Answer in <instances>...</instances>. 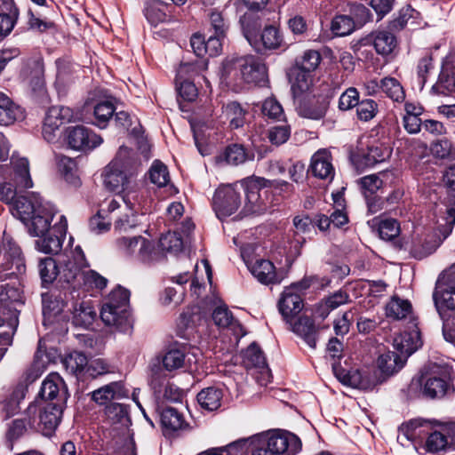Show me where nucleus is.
Instances as JSON below:
<instances>
[{
  "label": "nucleus",
  "instance_id": "21",
  "mask_svg": "<svg viewBox=\"0 0 455 455\" xmlns=\"http://www.w3.org/2000/svg\"><path fill=\"white\" fill-rule=\"evenodd\" d=\"M62 417V407L57 403H49L42 409L38 408L36 414V428L41 430L44 435H51Z\"/></svg>",
  "mask_w": 455,
  "mask_h": 455
},
{
  "label": "nucleus",
  "instance_id": "20",
  "mask_svg": "<svg viewBox=\"0 0 455 455\" xmlns=\"http://www.w3.org/2000/svg\"><path fill=\"white\" fill-rule=\"evenodd\" d=\"M454 391L453 385L445 372L427 375L422 384V394L430 399H442Z\"/></svg>",
  "mask_w": 455,
  "mask_h": 455
},
{
  "label": "nucleus",
  "instance_id": "59",
  "mask_svg": "<svg viewBox=\"0 0 455 455\" xmlns=\"http://www.w3.org/2000/svg\"><path fill=\"white\" fill-rule=\"evenodd\" d=\"M19 9H12L10 11L0 12V36L4 37L8 36L13 29L18 19Z\"/></svg>",
  "mask_w": 455,
  "mask_h": 455
},
{
  "label": "nucleus",
  "instance_id": "62",
  "mask_svg": "<svg viewBox=\"0 0 455 455\" xmlns=\"http://www.w3.org/2000/svg\"><path fill=\"white\" fill-rule=\"evenodd\" d=\"M358 183L365 197L374 196L383 185L382 180L377 174L364 176L359 180Z\"/></svg>",
  "mask_w": 455,
  "mask_h": 455
},
{
  "label": "nucleus",
  "instance_id": "56",
  "mask_svg": "<svg viewBox=\"0 0 455 455\" xmlns=\"http://www.w3.org/2000/svg\"><path fill=\"white\" fill-rule=\"evenodd\" d=\"M221 450L225 455H252V436L233 442Z\"/></svg>",
  "mask_w": 455,
  "mask_h": 455
},
{
  "label": "nucleus",
  "instance_id": "33",
  "mask_svg": "<svg viewBox=\"0 0 455 455\" xmlns=\"http://www.w3.org/2000/svg\"><path fill=\"white\" fill-rule=\"evenodd\" d=\"M22 303L21 292L19 288L11 285L10 283L3 284L0 287V304L3 307V314L4 310L8 311V315L12 317V314L18 317V311L15 307L16 304Z\"/></svg>",
  "mask_w": 455,
  "mask_h": 455
},
{
  "label": "nucleus",
  "instance_id": "57",
  "mask_svg": "<svg viewBox=\"0 0 455 455\" xmlns=\"http://www.w3.org/2000/svg\"><path fill=\"white\" fill-rule=\"evenodd\" d=\"M58 168L64 179L75 186L79 184L78 178L75 175L76 163L68 156H61L58 158Z\"/></svg>",
  "mask_w": 455,
  "mask_h": 455
},
{
  "label": "nucleus",
  "instance_id": "60",
  "mask_svg": "<svg viewBox=\"0 0 455 455\" xmlns=\"http://www.w3.org/2000/svg\"><path fill=\"white\" fill-rule=\"evenodd\" d=\"M310 72L301 71L298 72L295 81L291 85V90L295 100L305 96L311 86L312 79L309 75Z\"/></svg>",
  "mask_w": 455,
  "mask_h": 455
},
{
  "label": "nucleus",
  "instance_id": "46",
  "mask_svg": "<svg viewBox=\"0 0 455 455\" xmlns=\"http://www.w3.org/2000/svg\"><path fill=\"white\" fill-rule=\"evenodd\" d=\"M381 91L391 100L396 102H403L405 99V92L401 84L394 77H385L380 80Z\"/></svg>",
  "mask_w": 455,
  "mask_h": 455
},
{
  "label": "nucleus",
  "instance_id": "58",
  "mask_svg": "<svg viewBox=\"0 0 455 455\" xmlns=\"http://www.w3.org/2000/svg\"><path fill=\"white\" fill-rule=\"evenodd\" d=\"M166 371H174L181 368L185 362V354L180 349H170L161 360Z\"/></svg>",
  "mask_w": 455,
  "mask_h": 455
},
{
  "label": "nucleus",
  "instance_id": "10",
  "mask_svg": "<svg viewBox=\"0 0 455 455\" xmlns=\"http://www.w3.org/2000/svg\"><path fill=\"white\" fill-rule=\"evenodd\" d=\"M333 371L342 384L363 390L372 389L384 380L375 367L347 371L341 367L333 365Z\"/></svg>",
  "mask_w": 455,
  "mask_h": 455
},
{
  "label": "nucleus",
  "instance_id": "42",
  "mask_svg": "<svg viewBox=\"0 0 455 455\" xmlns=\"http://www.w3.org/2000/svg\"><path fill=\"white\" fill-rule=\"evenodd\" d=\"M294 237L299 243L306 242L307 238H311L315 232L313 220L307 215L296 216L293 219Z\"/></svg>",
  "mask_w": 455,
  "mask_h": 455
},
{
  "label": "nucleus",
  "instance_id": "27",
  "mask_svg": "<svg viewBox=\"0 0 455 455\" xmlns=\"http://www.w3.org/2000/svg\"><path fill=\"white\" fill-rule=\"evenodd\" d=\"M422 345L418 330L404 331L394 338L393 346L399 355L406 360Z\"/></svg>",
  "mask_w": 455,
  "mask_h": 455
},
{
  "label": "nucleus",
  "instance_id": "9",
  "mask_svg": "<svg viewBox=\"0 0 455 455\" xmlns=\"http://www.w3.org/2000/svg\"><path fill=\"white\" fill-rule=\"evenodd\" d=\"M243 185H225L216 189L212 207L216 216L223 220L234 214L242 205Z\"/></svg>",
  "mask_w": 455,
  "mask_h": 455
},
{
  "label": "nucleus",
  "instance_id": "25",
  "mask_svg": "<svg viewBox=\"0 0 455 455\" xmlns=\"http://www.w3.org/2000/svg\"><path fill=\"white\" fill-rule=\"evenodd\" d=\"M38 406L30 403L20 419H14L9 427L8 436L11 439H17L21 436L28 427L36 428V414Z\"/></svg>",
  "mask_w": 455,
  "mask_h": 455
},
{
  "label": "nucleus",
  "instance_id": "37",
  "mask_svg": "<svg viewBox=\"0 0 455 455\" xmlns=\"http://www.w3.org/2000/svg\"><path fill=\"white\" fill-rule=\"evenodd\" d=\"M96 317V311L90 300L81 301L73 308V321L76 325L88 327Z\"/></svg>",
  "mask_w": 455,
  "mask_h": 455
},
{
  "label": "nucleus",
  "instance_id": "12",
  "mask_svg": "<svg viewBox=\"0 0 455 455\" xmlns=\"http://www.w3.org/2000/svg\"><path fill=\"white\" fill-rule=\"evenodd\" d=\"M88 267L84 254L80 246H76L69 252L59 256L60 281L73 283L76 286L84 268Z\"/></svg>",
  "mask_w": 455,
  "mask_h": 455
},
{
  "label": "nucleus",
  "instance_id": "26",
  "mask_svg": "<svg viewBox=\"0 0 455 455\" xmlns=\"http://www.w3.org/2000/svg\"><path fill=\"white\" fill-rule=\"evenodd\" d=\"M291 331L300 337L309 347L313 349L316 347L318 329L312 318L301 315L294 323H291Z\"/></svg>",
  "mask_w": 455,
  "mask_h": 455
},
{
  "label": "nucleus",
  "instance_id": "31",
  "mask_svg": "<svg viewBox=\"0 0 455 455\" xmlns=\"http://www.w3.org/2000/svg\"><path fill=\"white\" fill-rule=\"evenodd\" d=\"M170 12L171 6L161 0H148L146 2L144 14L153 26L170 20Z\"/></svg>",
  "mask_w": 455,
  "mask_h": 455
},
{
  "label": "nucleus",
  "instance_id": "5",
  "mask_svg": "<svg viewBox=\"0 0 455 455\" xmlns=\"http://www.w3.org/2000/svg\"><path fill=\"white\" fill-rule=\"evenodd\" d=\"M223 76L230 81L240 76L246 84H262L267 80V68L253 55L230 58L223 63Z\"/></svg>",
  "mask_w": 455,
  "mask_h": 455
},
{
  "label": "nucleus",
  "instance_id": "6",
  "mask_svg": "<svg viewBox=\"0 0 455 455\" xmlns=\"http://www.w3.org/2000/svg\"><path fill=\"white\" fill-rule=\"evenodd\" d=\"M116 245L126 258L146 267L154 266L164 258L154 242L141 235L121 237L116 240Z\"/></svg>",
  "mask_w": 455,
  "mask_h": 455
},
{
  "label": "nucleus",
  "instance_id": "24",
  "mask_svg": "<svg viewBox=\"0 0 455 455\" xmlns=\"http://www.w3.org/2000/svg\"><path fill=\"white\" fill-rule=\"evenodd\" d=\"M435 307L443 319L444 309L455 310V285L443 281H438L433 294Z\"/></svg>",
  "mask_w": 455,
  "mask_h": 455
},
{
  "label": "nucleus",
  "instance_id": "47",
  "mask_svg": "<svg viewBox=\"0 0 455 455\" xmlns=\"http://www.w3.org/2000/svg\"><path fill=\"white\" fill-rule=\"evenodd\" d=\"M157 248L164 254V251L178 253L183 249L182 237L177 232H168L160 237Z\"/></svg>",
  "mask_w": 455,
  "mask_h": 455
},
{
  "label": "nucleus",
  "instance_id": "16",
  "mask_svg": "<svg viewBox=\"0 0 455 455\" xmlns=\"http://www.w3.org/2000/svg\"><path fill=\"white\" fill-rule=\"evenodd\" d=\"M443 180L448 188V196L445 202L435 204V211L448 218L449 224L445 229V235H451L455 225V164L446 170Z\"/></svg>",
  "mask_w": 455,
  "mask_h": 455
},
{
  "label": "nucleus",
  "instance_id": "53",
  "mask_svg": "<svg viewBox=\"0 0 455 455\" xmlns=\"http://www.w3.org/2000/svg\"><path fill=\"white\" fill-rule=\"evenodd\" d=\"M108 280L94 270H84L77 281V286H84L86 289H103L107 286Z\"/></svg>",
  "mask_w": 455,
  "mask_h": 455
},
{
  "label": "nucleus",
  "instance_id": "51",
  "mask_svg": "<svg viewBox=\"0 0 455 455\" xmlns=\"http://www.w3.org/2000/svg\"><path fill=\"white\" fill-rule=\"evenodd\" d=\"M259 42L265 49L275 50L281 46L283 36L276 27L269 25L263 29Z\"/></svg>",
  "mask_w": 455,
  "mask_h": 455
},
{
  "label": "nucleus",
  "instance_id": "63",
  "mask_svg": "<svg viewBox=\"0 0 455 455\" xmlns=\"http://www.w3.org/2000/svg\"><path fill=\"white\" fill-rule=\"evenodd\" d=\"M225 159L228 164L238 165L243 164L247 159V153L243 145L232 144L225 150Z\"/></svg>",
  "mask_w": 455,
  "mask_h": 455
},
{
  "label": "nucleus",
  "instance_id": "17",
  "mask_svg": "<svg viewBox=\"0 0 455 455\" xmlns=\"http://www.w3.org/2000/svg\"><path fill=\"white\" fill-rule=\"evenodd\" d=\"M68 146L76 150H92L99 147L103 140L92 130L77 125L67 130Z\"/></svg>",
  "mask_w": 455,
  "mask_h": 455
},
{
  "label": "nucleus",
  "instance_id": "32",
  "mask_svg": "<svg viewBox=\"0 0 455 455\" xmlns=\"http://www.w3.org/2000/svg\"><path fill=\"white\" fill-rule=\"evenodd\" d=\"M247 110L237 101H230L222 107L221 118L228 123L231 129H238L246 122Z\"/></svg>",
  "mask_w": 455,
  "mask_h": 455
},
{
  "label": "nucleus",
  "instance_id": "55",
  "mask_svg": "<svg viewBox=\"0 0 455 455\" xmlns=\"http://www.w3.org/2000/svg\"><path fill=\"white\" fill-rule=\"evenodd\" d=\"M433 59L432 54L427 52L419 60L417 66V85L421 91L427 80L428 74L433 69Z\"/></svg>",
  "mask_w": 455,
  "mask_h": 455
},
{
  "label": "nucleus",
  "instance_id": "15",
  "mask_svg": "<svg viewBox=\"0 0 455 455\" xmlns=\"http://www.w3.org/2000/svg\"><path fill=\"white\" fill-rule=\"evenodd\" d=\"M309 287L307 281L303 280L285 288L278 302V308L283 318L290 322V318L299 314L303 307V300L300 295L295 291H304Z\"/></svg>",
  "mask_w": 455,
  "mask_h": 455
},
{
  "label": "nucleus",
  "instance_id": "14",
  "mask_svg": "<svg viewBox=\"0 0 455 455\" xmlns=\"http://www.w3.org/2000/svg\"><path fill=\"white\" fill-rule=\"evenodd\" d=\"M242 257L252 275L263 284L280 283L284 278L283 271L276 270L274 264L266 259H250L245 251H242Z\"/></svg>",
  "mask_w": 455,
  "mask_h": 455
},
{
  "label": "nucleus",
  "instance_id": "11",
  "mask_svg": "<svg viewBox=\"0 0 455 455\" xmlns=\"http://www.w3.org/2000/svg\"><path fill=\"white\" fill-rule=\"evenodd\" d=\"M265 180H253L243 185L242 202L243 201V214H261L267 210V196L268 190L265 188Z\"/></svg>",
  "mask_w": 455,
  "mask_h": 455
},
{
  "label": "nucleus",
  "instance_id": "61",
  "mask_svg": "<svg viewBox=\"0 0 455 455\" xmlns=\"http://www.w3.org/2000/svg\"><path fill=\"white\" fill-rule=\"evenodd\" d=\"M261 112L269 119L281 121L284 119L283 107L275 98H267L262 103Z\"/></svg>",
  "mask_w": 455,
  "mask_h": 455
},
{
  "label": "nucleus",
  "instance_id": "30",
  "mask_svg": "<svg viewBox=\"0 0 455 455\" xmlns=\"http://www.w3.org/2000/svg\"><path fill=\"white\" fill-rule=\"evenodd\" d=\"M240 23L243 33L249 44L255 49L259 50V32L262 27L260 16L249 11L241 17Z\"/></svg>",
  "mask_w": 455,
  "mask_h": 455
},
{
  "label": "nucleus",
  "instance_id": "2",
  "mask_svg": "<svg viewBox=\"0 0 455 455\" xmlns=\"http://www.w3.org/2000/svg\"><path fill=\"white\" fill-rule=\"evenodd\" d=\"M398 438L403 436L409 441H415L426 435L424 449L429 453L447 451L455 448V421L431 422L416 419L403 424L399 429Z\"/></svg>",
  "mask_w": 455,
  "mask_h": 455
},
{
  "label": "nucleus",
  "instance_id": "1",
  "mask_svg": "<svg viewBox=\"0 0 455 455\" xmlns=\"http://www.w3.org/2000/svg\"><path fill=\"white\" fill-rule=\"evenodd\" d=\"M57 213L54 205L45 202L24 223L28 234L39 238L36 241V247L41 252L52 254L58 253L61 250L67 233L68 221L64 215H60L59 220L52 224Z\"/></svg>",
  "mask_w": 455,
  "mask_h": 455
},
{
  "label": "nucleus",
  "instance_id": "54",
  "mask_svg": "<svg viewBox=\"0 0 455 455\" xmlns=\"http://www.w3.org/2000/svg\"><path fill=\"white\" fill-rule=\"evenodd\" d=\"M321 54L315 50H307L303 55L296 60V67L306 72H312L316 69L321 62Z\"/></svg>",
  "mask_w": 455,
  "mask_h": 455
},
{
  "label": "nucleus",
  "instance_id": "18",
  "mask_svg": "<svg viewBox=\"0 0 455 455\" xmlns=\"http://www.w3.org/2000/svg\"><path fill=\"white\" fill-rule=\"evenodd\" d=\"M295 100L299 116L311 120L323 119L329 108V101L321 96L306 94Z\"/></svg>",
  "mask_w": 455,
  "mask_h": 455
},
{
  "label": "nucleus",
  "instance_id": "22",
  "mask_svg": "<svg viewBox=\"0 0 455 455\" xmlns=\"http://www.w3.org/2000/svg\"><path fill=\"white\" fill-rule=\"evenodd\" d=\"M0 262L4 270H11L9 275L21 274L25 271V263L21 251L14 243L8 242L3 244Z\"/></svg>",
  "mask_w": 455,
  "mask_h": 455
},
{
  "label": "nucleus",
  "instance_id": "19",
  "mask_svg": "<svg viewBox=\"0 0 455 455\" xmlns=\"http://www.w3.org/2000/svg\"><path fill=\"white\" fill-rule=\"evenodd\" d=\"M361 45L372 44L376 52L382 56H388L397 47V39L395 32L387 28L378 29L359 42Z\"/></svg>",
  "mask_w": 455,
  "mask_h": 455
},
{
  "label": "nucleus",
  "instance_id": "40",
  "mask_svg": "<svg viewBox=\"0 0 455 455\" xmlns=\"http://www.w3.org/2000/svg\"><path fill=\"white\" fill-rule=\"evenodd\" d=\"M122 200L131 210H145L147 212L150 208L151 201L148 199V191H128L122 196Z\"/></svg>",
  "mask_w": 455,
  "mask_h": 455
},
{
  "label": "nucleus",
  "instance_id": "4",
  "mask_svg": "<svg viewBox=\"0 0 455 455\" xmlns=\"http://www.w3.org/2000/svg\"><path fill=\"white\" fill-rule=\"evenodd\" d=\"M28 160L25 157H12L11 166L0 165V200L12 203L17 188H32Z\"/></svg>",
  "mask_w": 455,
  "mask_h": 455
},
{
  "label": "nucleus",
  "instance_id": "49",
  "mask_svg": "<svg viewBox=\"0 0 455 455\" xmlns=\"http://www.w3.org/2000/svg\"><path fill=\"white\" fill-rule=\"evenodd\" d=\"M62 363L67 371L78 376L84 370L86 371L88 360L84 354L75 351L66 356Z\"/></svg>",
  "mask_w": 455,
  "mask_h": 455
},
{
  "label": "nucleus",
  "instance_id": "23",
  "mask_svg": "<svg viewBox=\"0 0 455 455\" xmlns=\"http://www.w3.org/2000/svg\"><path fill=\"white\" fill-rule=\"evenodd\" d=\"M45 202L38 196H19L12 202V215L26 223Z\"/></svg>",
  "mask_w": 455,
  "mask_h": 455
},
{
  "label": "nucleus",
  "instance_id": "29",
  "mask_svg": "<svg viewBox=\"0 0 455 455\" xmlns=\"http://www.w3.org/2000/svg\"><path fill=\"white\" fill-rule=\"evenodd\" d=\"M44 67L41 58L28 61L22 76L34 92H41L44 87Z\"/></svg>",
  "mask_w": 455,
  "mask_h": 455
},
{
  "label": "nucleus",
  "instance_id": "39",
  "mask_svg": "<svg viewBox=\"0 0 455 455\" xmlns=\"http://www.w3.org/2000/svg\"><path fill=\"white\" fill-rule=\"evenodd\" d=\"M411 313V305L406 299H402L397 296L392 297L390 301L386 305V315L394 320H401L405 318Z\"/></svg>",
  "mask_w": 455,
  "mask_h": 455
},
{
  "label": "nucleus",
  "instance_id": "41",
  "mask_svg": "<svg viewBox=\"0 0 455 455\" xmlns=\"http://www.w3.org/2000/svg\"><path fill=\"white\" fill-rule=\"evenodd\" d=\"M61 377L56 373H50L43 381L39 395L44 400L52 401L57 398L60 386H63Z\"/></svg>",
  "mask_w": 455,
  "mask_h": 455
},
{
  "label": "nucleus",
  "instance_id": "45",
  "mask_svg": "<svg viewBox=\"0 0 455 455\" xmlns=\"http://www.w3.org/2000/svg\"><path fill=\"white\" fill-rule=\"evenodd\" d=\"M38 271L43 283H52L59 277V259L51 257L42 259L38 264Z\"/></svg>",
  "mask_w": 455,
  "mask_h": 455
},
{
  "label": "nucleus",
  "instance_id": "7",
  "mask_svg": "<svg viewBox=\"0 0 455 455\" xmlns=\"http://www.w3.org/2000/svg\"><path fill=\"white\" fill-rule=\"evenodd\" d=\"M436 217L435 227L433 231L417 234L412 237L410 252L417 259H422L433 253L450 235H445L448 218L435 211Z\"/></svg>",
  "mask_w": 455,
  "mask_h": 455
},
{
  "label": "nucleus",
  "instance_id": "3",
  "mask_svg": "<svg viewBox=\"0 0 455 455\" xmlns=\"http://www.w3.org/2000/svg\"><path fill=\"white\" fill-rule=\"evenodd\" d=\"M139 166L140 163L133 151L127 147H120L116 157L105 168L103 173L105 188L111 192L125 193Z\"/></svg>",
  "mask_w": 455,
  "mask_h": 455
},
{
  "label": "nucleus",
  "instance_id": "52",
  "mask_svg": "<svg viewBox=\"0 0 455 455\" xmlns=\"http://www.w3.org/2000/svg\"><path fill=\"white\" fill-rule=\"evenodd\" d=\"M243 361L247 367L267 369V365L263 352L255 343L250 345L243 354Z\"/></svg>",
  "mask_w": 455,
  "mask_h": 455
},
{
  "label": "nucleus",
  "instance_id": "64",
  "mask_svg": "<svg viewBox=\"0 0 455 455\" xmlns=\"http://www.w3.org/2000/svg\"><path fill=\"white\" fill-rule=\"evenodd\" d=\"M400 224L395 219H386L379 225V234L383 240H392L400 234Z\"/></svg>",
  "mask_w": 455,
  "mask_h": 455
},
{
  "label": "nucleus",
  "instance_id": "8",
  "mask_svg": "<svg viewBox=\"0 0 455 455\" xmlns=\"http://www.w3.org/2000/svg\"><path fill=\"white\" fill-rule=\"evenodd\" d=\"M129 291L120 286L110 292L100 311V318L107 325L120 329L129 325Z\"/></svg>",
  "mask_w": 455,
  "mask_h": 455
},
{
  "label": "nucleus",
  "instance_id": "13",
  "mask_svg": "<svg viewBox=\"0 0 455 455\" xmlns=\"http://www.w3.org/2000/svg\"><path fill=\"white\" fill-rule=\"evenodd\" d=\"M77 119L74 110L68 107H51L45 115L43 125V137L48 142H53L56 139V132L59 128L66 124Z\"/></svg>",
  "mask_w": 455,
  "mask_h": 455
},
{
  "label": "nucleus",
  "instance_id": "43",
  "mask_svg": "<svg viewBox=\"0 0 455 455\" xmlns=\"http://www.w3.org/2000/svg\"><path fill=\"white\" fill-rule=\"evenodd\" d=\"M161 423L165 430L172 432L182 429L185 426L182 414L172 407L166 408L162 411Z\"/></svg>",
  "mask_w": 455,
  "mask_h": 455
},
{
  "label": "nucleus",
  "instance_id": "44",
  "mask_svg": "<svg viewBox=\"0 0 455 455\" xmlns=\"http://www.w3.org/2000/svg\"><path fill=\"white\" fill-rule=\"evenodd\" d=\"M356 22L348 15L335 16L331 24L332 33L338 36H346L356 29Z\"/></svg>",
  "mask_w": 455,
  "mask_h": 455
},
{
  "label": "nucleus",
  "instance_id": "34",
  "mask_svg": "<svg viewBox=\"0 0 455 455\" xmlns=\"http://www.w3.org/2000/svg\"><path fill=\"white\" fill-rule=\"evenodd\" d=\"M403 359L399 354L395 352H387L382 354L378 358V368H376L380 375H392L398 371L404 364ZM383 378V376H381Z\"/></svg>",
  "mask_w": 455,
  "mask_h": 455
},
{
  "label": "nucleus",
  "instance_id": "38",
  "mask_svg": "<svg viewBox=\"0 0 455 455\" xmlns=\"http://www.w3.org/2000/svg\"><path fill=\"white\" fill-rule=\"evenodd\" d=\"M121 395H123V385L121 382L114 381L94 390L92 393V399L102 405Z\"/></svg>",
  "mask_w": 455,
  "mask_h": 455
},
{
  "label": "nucleus",
  "instance_id": "28",
  "mask_svg": "<svg viewBox=\"0 0 455 455\" xmlns=\"http://www.w3.org/2000/svg\"><path fill=\"white\" fill-rule=\"evenodd\" d=\"M310 170L314 176L321 180H331L335 172L331 154L325 149L315 152L311 158Z\"/></svg>",
  "mask_w": 455,
  "mask_h": 455
},
{
  "label": "nucleus",
  "instance_id": "35",
  "mask_svg": "<svg viewBox=\"0 0 455 455\" xmlns=\"http://www.w3.org/2000/svg\"><path fill=\"white\" fill-rule=\"evenodd\" d=\"M223 391L216 387H209L197 394V402L203 409L215 411L221 405Z\"/></svg>",
  "mask_w": 455,
  "mask_h": 455
},
{
  "label": "nucleus",
  "instance_id": "50",
  "mask_svg": "<svg viewBox=\"0 0 455 455\" xmlns=\"http://www.w3.org/2000/svg\"><path fill=\"white\" fill-rule=\"evenodd\" d=\"M150 181L158 188L165 187L170 182L167 166L159 160H155L148 171Z\"/></svg>",
  "mask_w": 455,
  "mask_h": 455
},
{
  "label": "nucleus",
  "instance_id": "48",
  "mask_svg": "<svg viewBox=\"0 0 455 455\" xmlns=\"http://www.w3.org/2000/svg\"><path fill=\"white\" fill-rule=\"evenodd\" d=\"M115 111L114 104L108 100L97 103L94 107L95 121L93 124L100 128H105Z\"/></svg>",
  "mask_w": 455,
  "mask_h": 455
},
{
  "label": "nucleus",
  "instance_id": "36",
  "mask_svg": "<svg viewBox=\"0 0 455 455\" xmlns=\"http://www.w3.org/2000/svg\"><path fill=\"white\" fill-rule=\"evenodd\" d=\"M390 155L391 150L388 147L377 143L368 147L367 152L362 155L361 162L363 165L371 167L384 162Z\"/></svg>",
  "mask_w": 455,
  "mask_h": 455
}]
</instances>
